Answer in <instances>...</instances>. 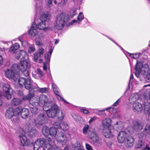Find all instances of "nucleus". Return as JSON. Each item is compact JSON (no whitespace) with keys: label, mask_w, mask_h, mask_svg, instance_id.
Wrapping results in <instances>:
<instances>
[{"label":"nucleus","mask_w":150,"mask_h":150,"mask_svg":"<svg viewBox=\"0 0 150 150\" xmlns=\"http://www.w3.org/2000/svg\"><path fill=\"white\" fill-rule=\"evenodd\" d=\"M135 69V74L137 77L144 78L146 82H150V70L148 66L145 67H143L142 62L137 61Z\"/></svg>","instance_id":"nucleus-1"},{"label":"nucleus","mask_w":150,"mask_h":150,"mask_svg":"<svg viewBox=\"0 0 150 150\" xmlns=\"http://www.w3.org/2000/svg\"><path fill=\"white\" fill-rule=\"evenodd\" d=\"M43 110L46 112L47 116L50 118H54L58 113L59 109L57 105L54 103L47 104L43 107Z\"/></svg>","instance_id":"nucleus-2"},{"label":"nucleus","mask_w":150,"mask_h":150,"mask_svg":"<svg viewBox=\"0 0 150 150\" xmlns=\"http://www.w3.org/2000/svg\"><path fill=\"white\" fill-rule=\"evenodd\" d=\"M69 19V17L64 13L57 15L56 21L54 24L55 27L58 30L61 29L68 21Z\"/></svg>","instance_id":"nucleus-3"},{"label":"nucleus","mask_w":150,"mask_h":150,"mask_svg":"<svg viewBox=\"0 0 150 150\" xmlns=\"http://www.w3.org/2000/svg\"><path fill=\"white\" fill-rule=\"evenodd\" d=\"M18 65L13 64L11 69H7L5 72V75L6 78L9 79H12L19 74Z\"/></svg>","instance_id":"nucleus-4"},{"label":"nucleus","mask_w":150,"mask_h":150,"mask_svg":"<svg viewBox=\"0 0 150 150\" xmlns=\"http://www.w3.org/2000/svg\"><path fill=\"white\" fill-rule=\"evenodd\" d=\"M18 82L21 87H23V85H24L25 88L28 90H29L30 88H35L32 85V81L29 78H28L27 79L23 77L20 78Z\"/></svg>","instance_id":"nucleus-5"},{"label":"nucleus","mask_w":150,"mask_h":150,"mask_svg":"<svg viewBox=\"0 0 150 150\" xmlns=\"http://www.w3.org/2000/svg\"><path fill=\"white\" fill-rule=\"evenodd\" d=\"M50 18V15L48 13H44L39 19V23L36 25L35 28L40 30H45L46 28L45 22Z\"/></svg>","instance_id":"nucleus-6"},{"label":"nucleus","mask_w":150,"mask_h":150,"mask_svg":"<svg viewBox=\"0 0 150 150\" xmlns=\"http://www.w3.org/2000/svg\"><path fill=\"white\" fill-rule=\"evenodd\" d=\"M18 136L20 138L21 145L22 146H29L33 144L32 142H30L28 140L27 137L25 135V132L22 128H19L18 131Z\"/></svg>","instance_id":"nucleus-7"},{"label":"nucleus","mask_w":150,"mask_h":150,"mask_svg":"<svg viewBox=\"0 0 150 150\" xmlns=\"http://www.w3.org/2000/svg\"><path fill=\"white\" fill-rule=\"evenodd\" d=\"M4 92L6 94L5 97L7 99H10L12 98L13 90L9 84L8 83H4L3 85Z\"/></svg>","instance_id":"nucleus-8"},{"label":"nucleus","mask_w":150,"mask_h":150,"mask_svg":"<svg viewBox=\"0 0 150 150\" xmlns=\"http://www.w3.org/2000/svg\"><path fill=\"white\" fill-rule=\"evenodd\" d=\"M20 64V65H18L19 72L20 69L25 70L30 68L31 67L30 62L28 59L21 60Z\"/></svg>","instance_id":"nucleus-9"},{"label":"nucleus","mask_w":150,"mask_h":150,"mask_svg":"<svg viewBox=\"0 0 150 150\" xmlns=\"http://www.w3.org/2000/svg\"><path fill=\"white\" fill-rule=\"evenodd\" d=\"M144 126L143 123L141 121H134L133 122V128L136 131H140L143 129Z\"/></svg>","instance_id":"nucleus-10"},{"label":"nucleus","mask_w":150,"mask_h":150,"mask_svg":"<svg viewBox=\"0 0 150 150\" xmlns=\"http://www.w3.org/2000/svg\"><path fill=\"white\" fill-rule=\"evenodd\" d=\"M88 134L90 139L93 142L97 143L99 142L100 139L96 132L93 130L89 131Z\"/></svg>","instance_id":"nucleus-11"},{"label":"nucleus","mask_w":150,"mask_h":150,"mask_svg":"<svg viewBox=\"0 0 150 150\" xmlns=\"http://www.w3.org/2000/svg\"><path fill=\"white\" fill-rule=\"evenodd\" d=\"M51 103H53L52 101L49 100L47 96L44 95H41L39 98V105L41 106L44 105V106H45L46 104H48Z\"/></svg>","instance_id":"nucleus-12"},{"label":"nucleus","mask_w":150,"mask_h":150,"mask_svg":"<svg viewBox=\"0 0 150 150\" xmlns=\"http://www.w3.org/2000/svg\"><path fill=\"white\" fill-rule=\"evenodd\" d=\"M45 140L43 138L38 139L34 144V150H38L40 147H42L45 143Z\"/></svg>","instance_id":"nucleus-13"},{"label":"nucleus","mask_w":150,"mask_h":150,"mask_svg":"<svg viewBox=\"0 0 150 150\" xmlns=\"http://www.w3.org/2000/svg\"><path fill=\"white\" fill-rule=\"evenodd\" d=\"M47 120V117L43 113H41L38 116L37 120L39 123H36V125L38 127V125H42L45 123V121Z\"/></svg>","instance_id":"nucleus-14"},{"label":"nucleus","mask_w":150,"mask_h":150,"mask_svg":"<svg viewBox=\"0 0 150 150\" xmlns=\"http://www.w3.org/2000/svg\"><path fill=\"white\" fill-rule=\"evenodd\" d=\"M15 56L17 59L21 61L23 59L27 57V54L25 51L21 50L20 51L17 52L15 54Z\"/></svg>","instance_id":"nucleus-15"},{"label":"nucleus","mask_w":150,"mask_h":150,"mask_svg":"<svg viewBox=\"0 0 150 150\" xmlns=\"http://www.w3.org/2000/svg\"><path fill=\"white\" fill-rule=\"evenodd\" d=\"M111 120L109 118H105L102 121V127L103 129L109 128L111 126Z\"/></svg>","instance_id":"nucleus-16"},{"label":"nucleus","mask_w":150,"mask_h":150,"mask_svg":"<svg viewBox=\"0 0 150 150\" xmlns=\"http://www.w3.org/2000/svg\"><path fill=\"white\" fill-rule=\"evenodd\" d=\"M133 109L136 113H140L143 110L142 104L139 102H136L133 105Z\"/></svg>","instance_id":"nucleus-17"},{"label":"nucleus","mask_w":150,"mask_h":150,"mask_svg":"<svg viewBox=\"0 0 150 150\" xmlns=\"http://www.w3.org/2000/svg\"><path fill=\"white\" fill-rule=\"evenodd\" d=\"M126 137V133L124 131H121L119 132L117 139L119 142L121 143H123L125 141Z\"/></svg>","instance_id":"nucleus-18"},{"label":"nucleus","mask_w":150,"mask_h":150,"mask_svg":"<svg viewBox=\"0 0 150 150\" xmlns=\"http://www.w3.org/2000/svg\"><path fill=\"white\" fill-rule=\"evenodd\" d=\"M22 102V100L17 98H13L11 101L10 104L12 106H16L21 105Z\"/></svg>","instance_id":"nucleus-19"},{"label":"nucleus","mask_w":150,"mask_h":150,"mask_svg":"<svg viewBox=\"0 0 150 150\" xmlns=\"http://www.w3.org/2000/svg\"><path fill=\"white\" fill-rule=\"evenodd\" d=\"M56 139L58 142H63L65 139V136L63 133L61 131L57 132L56 135Z\"/></svg>","instance_id":"nucleus-20"},{"label":"nucleus","mask_w":150,"mask_h":150,"mask_svg":"<svg viewBox=\"0 0 150 150\" xmlns=\"http://www.w3.org/2000/svg\"><path fill=\"white\" fill-rule=\"evenodd\" d=\"M134 141V139L132 137H127L125 141V144L126 147L127 148L132 147Z\"/></svg>","instance_id":"nucleus-21"},{"label":"nucleus","mask_w":150,"mask_h":150,"mask_svg":"<svg viewBox=\"0 0 150 150\" xmlns=\"http://www.w3.org/2000/svg\"><path fill=\"white\" fill-rule=\"evenodd\" d=\"M34 96V91L32 89L29 90V94L24 96L22 98V100L25 101L26 100H29Z\"/></svg>","instance_id":"nucleus-22"},{"label":"nucleus","mask_w":150,"mask_h":150,"mask_svg":"<svg viewBox=\"0 0 150 150\" xmlns=\"http://www.w3.org/2000/svg\"><path fill=\"white\" fill-rule=\"evenodd\" d=\"M35 25L34 24H33L29 31V34L31 37H34L38 34L37 31L35 29Z\"/></svg>","instance_id":"nucleus-23"},{"label":"nucleus","mask_w":150,"mask_h":150,"mask_svg":"<svg viewBox=\"0 0 150 150\" xmlns=\"http://www.w3.org/2000/svg\"><path fill=\"white\" fill-rule=\"evenodd\" d=\"M145 146L144 142L142 140H139L136 143L135 146V150H137L139 149L143 148Z\"/></svg>","instance_id":"nucleus-24"},{"label":"nucleus","mask_w":150,"mask_h":150,"mask_svg":"<svg viewBox=\"0 0 150 150\" xmlns=\"http://www.w3.org/2000/svg\"><path fill=\"white\" fill-rule=\"evenodd\" d=\"M5 116L6 118L8 119H11L13 117V108H9L6 111L5 114Z\"/></svg>","instance_id":"nucleus-25"},{"label":"nucleus","mask_w":150,"mask_h":150,"mask_svg":"<svg viewBox=\"0 0 150 150\" xmlns=\"http://www.w3.org/2000/svg\"><path fill=\"white\" fill-rule=\"evenodd\" d=\"M144 112L146 114L150 116V105L149 103L145 102L144 104Z\"/></svg>","instance_id":"nucleus-26"},{"label":"nucleus","mask_w":150,"mask_h":150,"mask_svg":"<svg viewBox=\"0 0 150 150\" xmlns=\"http://www.w3.org/2000/svg\"><path fill=\"white\" fill-rule=\"evenodd\" d=\"M29 114V110L28 109L26 108H24L22 109L21 112V116L22 118L25 119L28 117Z\"/></svg>","instance_id":"nucleus-27"},{"label":"nucleus","mask_w":150,"mask_h":150,"mask_svg":"<svg viewBox=\"0 0 150 150\" xmlns=\"http://www.w3.org/2000/svg\"><path fill=\"white\" fill-rule=\"evenodd\" d=\"M138 98L139 96L137 94L133 93L130 96L129 100L130 103H134Z\"/></svg>","instance_id":"nucleus-28"},{"label":"nucleus","mask_w":150,"mask_h":150,"mask_svg":"<svg viewBox=\"0 0 150 150\" xmlns=\"http://www.w3.org/2000/svg\"><path fill=\"white\" fill-rule=\"evenodd\" d=\"M103 134L106 138H109L113 136V135L111 134V130L109 128L103 129Z\"/></svg>","instance_id":"nucleus-29"},{"label":"nucleus","mask_w":150,"mask_h":150,"mask_svg":"<svg viewBox=\"0 0 150 150\" xmlns=\"http://www.w3.org/2000/svg\"><path fill=\"white\" fill-rule=\"evenodd\" d=\"M57 132L55 128L51 127L50 128L49 135L51 136L52 138L56 137Z\"/></svg>","instance_id":"nucleus-30"},{"label":"nucleus","mask_w":150,"mask_h":150,"mask_svg":"<svg viewBox=\"0 0 150 150\" xmlns=\"http://www.w3.org/2000/svg\"><path fill=\"white\" fill-rule=\"evenodd\" d=\"M19 45L17 43H15L10 47L9 52L14 53L15 51L19 48Z\"/></svg>","instance_id":"nucleus-31"},{"label":"nucleus","mask_w":150,"mask_h":150,"mask_svg":"<svg viewBox=\"0 0 150 150\" xmlns=\"http://www.w3.org/2000/svg\"><path fill=\"white\" fill-rule=\"evenodd\" d=\"M50 131V129H49V128L46 126L43 127L42 129V134L45 136H49Z\"/></svg>","instance_id":"nucleus-32"},{"label":"nucleus","mask_w":150,"mask_h":150,"mask_svg":"<svg viewBox=\"0 0 150 150\" xmlns=\"http://www.w3.org/2000/svg\"><path fill=\"white\" fill-rule=\"evenodd\" d=\"M58 113V114L57 115L58 119L59 121H61L63 119L65 115V114L64 112L62 110H60V109Z\"/></svg>","instance_id":"nucleus-33"},{"label":"nucleus","mask_w":150,"mask_h":150,"mask_svg":"<svg viewBox=\"0 0 150 150\" xmlns=\"http://www.w3.org/2000/svg\"><path fill=\"white\" fill-rule=\"evenodd\" d=\"M144 134L147 135L150 132V125H146L143 131Z\"/></svg>","instance_id":"nucleus-34"},{"label":"nucleus","mask_w":150,"mask_h":150,"mask_svg":"<svg viewBox=\"0 0 150 150\" xmlns=\"http://www.w3.org/2000/svg\"><path fill=\"white\" fill-rule=\"evenodd\" d=\"M60 127L63 130L66 131L68 129L69 127L66 123L64 122L61 124Z\"/></svg>","instance_id":"nucleus-35"},{"label":"nucleus","mask_w":150,"mask_h":150,"mask_svg":"<svg viewBox=\"0 0 150 150\" xmlns=\"http://www.w3.org/2000/svg\"><path fill=\"white\" fill-rule=\"evenodd\" d=\"M51 56L50 55H49V53H48V52L45 54V62L48 65H49Z\"/></svg>","instance_id":"nucleus-36"},{"label":"nucleus","mask_w":150,"mask_h":150,"mask_svg":"<svg viewBox=\"0 0 150 150\" xmlns=\"http://www.w3.org/2000/svg\"><path fill=\"white\" fill-rule=\"evenodd\" d=\"M49 90V89L47 88H39L38 89V91L40 93H47Z\"/></svg>","instance_id":"nucleus-37"},{"label":"nucleus","mask_w":150,"mask_h":150,"mask_svg":"<svg viewBox=\"0 0 150 150\" xmlns=\"http://www.w3.org/2000/svg\"><path fill=\"white\" fill-rule=\"evenodd\" d=\"M84 18L82 12L80 13L77 18L78 24H79L81 21Z\"/></svg>","instance_id":"nucleus-38"},{"label":"nucleus","mask_w":150,"mask_h":150,"mask_svg":"<svg viewBox=\"0 0 150 150\" xmlns=\"http://www.w3.org/2000/svg\"><path fill=\"white\" fill-rule=\"evenodd\" d=\"M38 134V132L36 129L31 130L30 132L29 136L30 137H33L35 136V134Z\"/></svg>","instance_id":"nucleus-39"},{"label":"nucleus","mask_w":150,"mask_h":150,"mask_svg":"<svg viewBox=\"0 0 150 150\" xmlns=\"http://www.w3.org/2000/svg\"><path fill=\"white\" fill-rule=\"evenodd\" d=\"M35 40L36 44L39 46L40 47L42 45L43 43L39 39V37L36 38H35Z\"/></svg>","instance_id":"nucleus-40"},{"label":"nucleus","mask_w":150,"mask_h":150,"mask_svg":"<svg viewBox=\"0 0 150 150\" xmlns=\"http://www.w3.org/2000/svg\"><path fill=\"white\" fill-rule=\"evenodd\" d=\"M30 109L31 112L33 114H35L37 113L38 108L37 107H31Z\"/></svg>","instance_id":"nucleus-41"},{"label":"nucleus","mask_w":150,"mask_h":150,"mask_svg":"<svg viewBox=\"0 0 150 150\" xmlns=\"http://www.w3.org/2000/svg\"><path fill=\"white\" fill-rule=\"evenodd\" d=\"M89 129V126L88 125H86L83 129V133L86 134L88 133V131Z\"/></svg>","instance_id":"nucleus-42"},{"label":"nucleus","mask_w":150,"mask_h":150,"mask_svg":"<svg viewBox=\"0 0 150 150\" xmlns=\"http://www.w3.org/2000/svg\"><path fill=\"white\" fill-rule=\"evenodd\" d=\"M20 71L22 72L23 74L25 76L27 77L29 76V72L27 69H25V70L20 69Z\"/></svg>","instance_id":"nucleus-43"},{"label":"nucleus","mask_w":150,"mask_h":150,"mask_svg":"<svg viewBox=\"0 0 150 150\" xmlns=\"http://www.w3.org/2000/svg\"><path fill=\"white\" fill-rule=\"evenodd\" d=\"M81 148L80 143L79 142L76 143V145L74 147V150H79Z\"/></svg>","instance_id":"nucleus-44"},{"label":"nucleus","mask_w":150,"mask_h":150,"mask_svg":"<svg viewBox=\"0 0 150 150\" xmlns=\"http://www.w3.org/2000/svg\"><path fill=\"white\" fill-rule=\"evenodd\" d=\"M139 55V54L138 53H135L134 54H130L129 56L133 59H136L138 58Z\"/></svg>","instance_id":"nucleus-45"},{"label":"nucleus","mask_w":150,"mask_h":150,"mask_svg":"<svg viewBox=\"0 0 150 150\" xmlns=\"http://www.w3.org/2000/svg\"><path fill=\"white\" fill-rule=\"evenodd\" d=\"M60 122L57 121L56 122L53 124V125L54 127H55V128H58L59 127H60L61 125Z\"/></svg>","instance_id":"nucleus-46"},{"label":"nucleus","mask_w":150,"mask_h":150,"mask_svg":"<svg viewBox=\"0 0 150 150\" xmlns=\"http://www.w3.org/2000/svg\"><path fill=\"white\" fill-rule=\"evenodd\" d=\"M35 51V49L34 47H30L28 49V52L29 53H31L32 52H34Z\"/></svg>","instance_id":"nucleus-47"},{"label":"nucleus","mask_w":150,"mask_h":150,"mask_svg":"<svg viewBox=\"0 0 150 150\" xmlns=\"http://www.w3.org/2000/svg\"><path fill=\"white\" fill-rule=\"evenodd\" d=\"M37 74L40 76H42L44 75L43 72L39 69H37Z\"/></svg>","instance_id":"nucleus-48"},{"label":"nucleus","mask_w":150,"mask_h":150,"mask_svg":"<svg viewBox=\"0 0 150 150\" xmlns=\"http://www.w3.org/2000/svg\"><path fill=\"white\" fill-rule=\"evenodd\" d=\"M39 54L37 52H35L34 54V61L36 62L37 61L38 57Z\"/></svg>","instance_id":"nucleus-49"},{"label":"nucleus","mask_w":150,"mask_h":150,"mask_svg":"<svg viewBox=\"0 0 150 150\" xmlns=\"http://www.w3.org/2000/svg\"><path fill=\"white\" fill-rule=\"evenodd\" d=\"M30 104H31L33 107H36V106L39 105V103L38 101L37 102H33L32 103H30Z\"/></svg>","instance_id":"nucleus-50"},{"label":"nucleus","mask_w":150,"mask_h":150,"mask_svg":"<svg viewBox=\"0 0 150 150\" xmlns=\"http://www.w3.org/2000/svg\"><path fill=\"white\" fill-rule=\"evenodd\" d=\"M133 78H134V77H133V74H131L130 76L129 81V87H130V84H132V82L133 79Z\"/></svg>","instance_id":"nucleus-51"},{"label":"nucleus","mask_w":150,"mask_h":150,"mask_svg":"<svg viewBox=\"0 0 150 150\" xmlns=\"http://www.w3.org/2000/svg\"><path fill=\"white\" fill-rule=\"evenodd\" d=\"M22 108L21 106H19L15 109V110H16L17 112H18L19 114H20V112H21V111H22Z\"/></svg>","instance_id":"nucleus-52"},{"label":"nucleus","mask_w":150,"mask_h":150,"mask_svg":"<svg viewBox=\"0 0 150 150\" xmlns=\"http://www.w3.org/2000/svg\"><path fill=\"white\" fill-rule=\"evenodd\" d=\"M76 15L75 11L74 10H72L70 11V16L71 18L72 17Z\"/></svg>","instance_id":"nucleus-53"},{"label":"nucleus","mask_w":150,"mask_h":150,"mask_svg":"<svg viewBox=\"0 0 150 150\" xmlns=\"http://www.w3.org/2000/svg\"><path fill=\"white\" fill-rule=\"evenodd\" d=\"M81 111L83 112V113L85 114H87L89 113V112L86 110H85L83 108H81L80 109Z\"/></svg>","instance_id":"nucleus-54"},{"label":"nucleus","mask_w":150,"mask_h":150,"mask_svg":"<svg viewBox=\"0 0 150 150\" xmlns=\"http://www.w3.org/2000/svg\"><path fill=\"white\" fill-rule=\"evenodd\" d=\"M44 50V49L42 48H40L39 50V52L38 53L39 54L40 56L43 53Z\"/></svg>","instance_id":"nucleus-55"},{"label":"nucleus","mask_w":150,"mask_h":150,"mask_svg":"<svg viewBox=\"0 0 150 150\" xmlns=\"http://www.w3.org/2000/svg\"><path fill=\"white\" fill-rule=\"evenodd\" d=\"M86 147L87 150H93L91 146L88 144H86Z\"/></svg>","instance_id":"nucleus-56"},{"label":"nucleus","mask_w":150,"mask_h":150,"mask_svg":"<svg viewBox=\"0 0 150 150\" xmlns=\"http://www.w3.org/2000/svg\"><path fill=\"white\" fill-rule=\"evenodd\" d=\"M120 99H118L117 101L113 105V106H117L118 104L120 102Z\"/></svg>","instance_id":"nucleus-57"},{"label":"nucleus","mask_w":150,"mask_h":150,"mask_svg":"<svg viewBox=\"0 0 150 150\" xmlns=\"http://www.w3.org/2000/svg\"><path fill=\"white\" fill-rule=\"evenodd\" d=\"M13 116H17L18 115H19V113L18 112H17L16 110H13Z\"/></svg>","instance_id":"nucleus-58"},{"label":"nucleus","mask_w":150,"mask_h":150,"mask_svg":"<svg viewBox=\"0 0 150 150\" xmlns=\"http://www.w3.org/2000/svg\"><path fill=\"white\" fill-rule=\"evenodd\" d=\"M53 0H46L47 5L50 6V5H51L52 4Z\"/></svg>","instance_id":"nucleus-59"},{"label":"nucleus","mask_w":150,"mask_h":150,"mask_svg":"<svg viewBox=\"0 0 150 150\" xmlns=\"http://www.w3.org/2000/svg\"><path fill=\"white\" fill-rule=\"evenodd\" d=\"M59 97V100H62L64 101V102L66 103H68V102L66 100H65L61 96H58Z\"/></svg>","instance_id":"nucleus-60"},{"label":"nucleus","mask_w":150,"mask_h":150,"mask_svg":"<svg viewBox=\"0 0 150 150\" xmlns=\"http://www.w3.org/2000/svg\"><path fill=\"white\" fill-rule=\"evenodd\" d=\"M97 118L95 117L91 118L89 121V123H90L91 122L94 121L97 119Z\"/></svg>","instance_id":"nucleus-61"},{"label":"nucleus","mask_w":150,"mask_h":150,"mask_svg":"<svg viewBox=\"0 0 150 150\" xmlns=\"http://www.w3.org/2000/svg\"><path fill=\"white\" fill-rule=\"evenodd\" d=\"M47 65H48L47 64L46 62H45L44 63L43 69L44 70L46 71L47 70Z\"/></svg>","instance_id":"nucleus-62"},{"label":"nucleus","mask_w":150,"mask_h":150,"mask_svg":"<svg viewBox=\"0 0 150 150\" xmlns=\"http://www.w3.org/2000/svg\"><path fill=\"white\" fill-rule=\"evenodd\" d=\"M68 0H62L61 2L59 3V4L61 5L65 4L66 2Z\"/></svg>","instance_id":"nucleus-63"},{"label":"nucleus","mask_w":150,"mask_h":150,"mask_svg":"<svg viewBox=\"0 0 150 150\" xmlns=\"http://www.w3.org/2000/svg\"><path fill=\"white\" fill-rule=\"evenodd\" d=\"M47 140L49 142V144H50L51 142H52V138L50 137L49 136L47 137Z\"/></svg>","instance_id":"nucleus-64"}]
</instances>
